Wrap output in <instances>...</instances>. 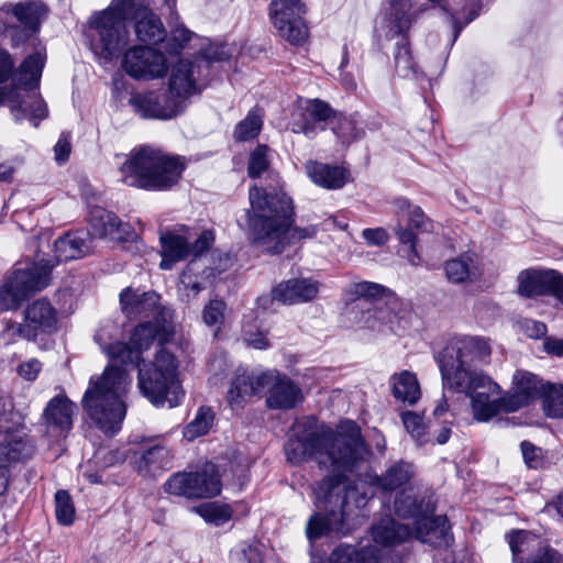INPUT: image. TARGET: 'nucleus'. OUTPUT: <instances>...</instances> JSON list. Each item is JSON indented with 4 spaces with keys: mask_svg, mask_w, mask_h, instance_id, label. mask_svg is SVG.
Listing matches in <instances>:
<instances>
[{
    "mask_svg": "<svg viewBox=\"0 0 563 563\" xmlns=\"http://www.w3.org/2000/svg\"><path fill=\"white\" fill-rule=\"evenodd\" d=\"M243 340L247 346L257 350H264L269 346L268 339L266 334L260 330H254L252 328H245L243 330Z\"/></svg>",
    "mask_w": 563,
    "mask_h": 563,
    "instance_id": "obj_57",
    "label": "nucleus"
},
{
    "mask_svg": "<svg viewBox=\"0 0 563 563\" xmlns=\"http://www.w3.org/2000/svg\"><path fill=\"white\" fill-rule=\"evenodd\" d=\"M401 420L406 430L418 441H421L426 434V424L422 418L412 411H404L401 413Z\"/></svg>",
    "mask_w": 563,
    "mask_h": 563,
    "instance_id": "obj_53",
    "label": "nucleus"
},
{
    "mask_svg": "<svg viewBox=\"0 0 563 563\" xmlns=\"http://www.w3.org/2000/svg\"><path fill=\"white\" fill-rule=\"evenodd\" d=\"M305 13L306 7L300 0H275L271 3L275 27L279 35L292 45H301L308 38Z\"/></svg>",
    "mask_w": 563,
    "mask_h": 563,
    "instance_id": "obj_16",
    "label": "nucleus"
},
{
    "mask_svg": "<svg viewBox=\"0 0 563 563\" xmlns=\"http://www.w3.org/2000/svg\"><path fill=\"white\" fill-rule=\"evenodd\" d=\"M298 427L301 430L285 445L288 461L299 464L313 460L320 467L334 473L313 488L314 505L319 511L307 523V537L314 540L329 532L346 534L350 531L347 520L354 509L366 504L365 495L344 475L368 453L360 428L353 421H346L332 430L325 426H314L312 419Z\"/></svg>",
    "mask_w": 563,
    "mask_h": 563,
    "instance_id": "obj_1",
    "label": "nucleus"
},
{
    "mask_svg": "<svg viewBox=\"0 0 563 563\" xmlns=\"http://www.w3.org/2000/svg\"><path fill=\"white\" fill-rule=\"evenodd\" d=\"M45 9L41 3H18L13 7L15 31L12 34V45H19L29 32L37 29L40 19L44 15Z\"/></svg>",
    "mask_w": 563,
    "mask_h": 563,
    "instance_id": "obj_30",
    "label": "nucleus"
},
{
    "mask_svg": "<svg viewBox=\"0 0 563 563\" xmlns=\"http://www.w3.org/2000/svg\"><path fill=\"white\" fill-rule=\"evenodd\" d=\"M395 511L401 517H413L415 519L422 515V506L410 494L401 493L395 499Z\"/></svg>",
    "mask_w": 563,
    "mask_h": 563,
    "instance_id": "obj_49",
    "label": "nucleus"
},
{
    "mask_svg": "<svg viewBox=\"0 0 563 563\" xmlns=\"http://www.w3.org/2000/svg\"><path fill=\"white\" fill-rule=\"evenodd\" d=\"M213 421V413L209 408H200L196 418L184 429V437L192 441L198 437L206 434Z\"/></svg>",
    "mask_w": 563,
    "mask_h": 563,
    "instance_id": "obj_44",
    "label": "nucleus"
},
{
    "mask_svg": "<svg viewBox=\"0 0 563 563\" xmlns=\"http://www.w3.org/2000/svg\"><path fill=\"white\" fill-rule=\"evenodd\" d=\"M76 406L65 395H57L51 399L44 410V417L49 424L69 430L73 426V416Z\"/></svg>",
    "mask_w": 563,
    "mask_h": 563,
    "instance_id": "obj_34",
    "label": "nucleus"
},
{
    "mask_svg": "<svg viewBox=\"0 0 563 563\" xmlns=\"http://www.w3.org/2000/svg\"><path fill=\"white\" fill-rule=\"evenodd\" d=\"M518 294L526 298L551 295L563 305V274L554 269L528 268L518 274Z\"/></svg>",
    "mask_w": 563,
    "mask_h": 563,
    "instance_id": "obj_18",
    "label": "nucleus"
},
{
    "mask_svg": "<svg viewBox=\"0 0 563 563\" xmlns=\"http://www.w3.org/2000/svg\"><path fill=\"white\" fill-rule=\"evenodd\" d=\"M364 240L372 245H383L388 241V233L383 228L365 229L362 232Z\"/></svg>",
    "mask_w": 563,
    "mask_h": 563,
    "instance_id": "obj_61",
    "label": "nucleus"
},
{
    "mask_svg": "<svg viewBox=\"0 0 563 563\" xmlns=\"http://www.w3.org/2000/svg\"><path fill=\"white\" fill-rule=\"evenodd\" d=\"M320 283L313 278H291L279 283L272 290V299L284 305H298L313 300Z\"/></svg>",
    "mask_w": 563,
    "mask_h": 563,
    "instance_id": "obj_26",
    "label": "nucleus"
},
{
    "mask_svg": "<svg viewBox=\"0 0 563 563\" xmlns=\"http://www.w3.org/2000/svg\"><path fill=\"white\" fill-rule=\"evenodd\" d=\"M90 225L93 234L103 238L123 239L130 234V225L123 223L113 212L101 207H93L90 210Z\"/></svg>",
    "mask_w": 563,
    "mask_h": 563,
    "instance_id": "obj_31",
    "label": "nucleus"
},
{
    "mask_svg": "<svg viewBox=\"0 0 563 563\" xmlns=\"http://www.w3.org/2000/svg\"><path fill=\"white\" fill-rule=\"evenodd\" d=\"M34 445L24 434H5L0 440V496L9 487L11 468L32 457Z\"/></svg>",
    "mask_w": 563,
    "mask_h": 563,
    "instance_id": "obj_21",
    "label": "nucleus"
},
{
    "mask_svg": "<svg viewBox=\"0 0 563 563\" xmlns=\"http://www.w3.org/2000/svg\"><path fill=\"white\" fill-rule=\"evenodd\" d=\"M332 130L343 142L347 143L356 140L361 135L354 122L347 118L339 119Z\"/></svg>",
    "mask_w": 563,
    "mask_h": 563,
    "instance_id": "obj_55",
    "label": "nucleus"
},
{
    "mask_svg": "<svg viewBox=\"0 0 563 563\" xmlns=\"http://www.w3.org/2000/svg\"><path fill=\"white\" fill-rule=\"evenodd\" d=\"M521 452L525 463L530 468H541L544 464L542 450L528 441L521 443Z\"/></svg>",
    "mask_w": 563,
    "mask_h": 563,
    "instance_id": "obj_54",
    "label": "nucleus"
},
{
    "mask_svg": "<svg viewBox=\"0 0 563 563\" xmlns=\"http://www.w3.org/2000/svg\"><path fill=\"white\" fill-rule=\"evenodd\" d=\"M488 341L479 336L451 340L438 356L443 387H465L473 377L485 376L479 369L490 361Z\"/></svg>",
    "mask_w": 563,
    "mask_h": 563,
    "instance_id": "obj_6",
    "label": "nucleus"
},
{
    "mask_svg": "<svg viewBox=\"0 0 563 563\" xmlns=\"http://www.w3.org/2000/svg\"><path fill=\"white\" fill-rule=\"evenodd\" d=\"M393 395L396 399L413 405L421 396L416 374L409 371L396 373L390 377Z\"/></svg>",
    "mask_w": 563,
    "mask_h": 563,
    "instance_id": "obj_35",
    "label": "nucleus"
},
{
    "mask_svg": "<svg viewBox=\"0 0 563 563\" xmlns=\"http://www.w3.org/2000/svg\"><path fill=\"white\" fill-rule=\"evenodd\" d=\"M271 379L266 372L255 375L246 371L238 369L228 391V401L231 407H240L251 396L262 393L265 383Z\"/></svg>",
    "mask_w": 563,
    "mask_h": 563,
    "instance_id": "obj_28",
    "label": "nucleus"
},
{
    "mask_svg": "<svg viewBox=\"0 0 563 563\" xmlns=\"http://www.w3.org/2000/svg\"><path fill=\"white\" fill-rule=\"evenodd\" d=\"M45 60V48L38 47L23 60L15 73L18 85L23 87L27 93L23 97L19 93L16 100H12V112L15 113L16 120L26 118L33 122L34 126H37L38 121L47 115L46 104L40 93L36 91L30 92V90L36 89L40 84Z\"/></svg>",
    "mask_w": 563,
    "mask_h": 563,
    "instance_id": "obj_8",
    "label": "nucleus"
},
{
    "mask_svg": "<svg viewBox=\"0 0 563 563\" xmlns=\"http://www.w3.org/2000/svg\"><path fill=\"white\" fill-rule=\"evenodd\" d=\"M543 410L549 418H563V385L547 384Z\"/></svg>",
    "mask_w": 563,
    "mask_h": 563,
    "instance_id": "obj_43",
    "label": "nucleus"
},
{
    "mask_svg": "<svg viewBox=\"0 0 563 563\" xmlns=\"http://www.w3.org/2000/svg\"><path fill=\"white\" fill-rule=\"evenodd\" d=\"M122 66L131 77L136 79L159 78L167 70L164 54L147 46H134L128 49L123 56Z\"/></svg>",
    "mask_w": 563,
    "mask_h": 563,
    "instance_id": "obj_20",
    "label": "nucleus"
},
{
    "mask_svg": "<svg viewBox=\"0 0 563 563\" xmlns=\"http://www.w3.org/2000/svg\"><path fill=\"white\" fill-rule=\"evenodd\" d=\"M263 126L262 114L257 109L251 110L234 129V139L243 142L256 137Z\"/></svg>",
    "mask_w": 563,
    "mask_h": 563,
    "instance_id": "obj_40",
    "label": "nucleus"
},
{
    "mask_svg": "<svg viewBox=\"0 0 563 563\" xmlns=\"http://www.w3.org/2000/svg\"><path fill=\"white\" fill-rule=\"evenodd\" d=\"M194 33L179 25L172 30L170 37L167 42L166 49L169 54H179L183 48L194 37Z\"/></svg>",
    "mask_w": 563,
    "mask_h": 563,
    "instance_id": "obj_51",
    "label": "nucleus"
},
{
    "mask_svg": "<svg viewBox=\"0 0 563 563\" xmlns=\"http://www.w3.org/2000/svg\"><path fill=\"white\" fill-rule=\"evenodd\" d=\"M173 454L163 444H154L141 453H134L133 463L140 473L155 474L172 467Z\"/></svg>",
    "mask_w": 563,
    "mask_h": 563,
    "instance_id": "obj_32",
    "label": "nucleus"
},
{
    "mask_svg": "<svg viewBox=\"0 0 563 563\" xmlns=\"http://www.w3.org/2000/svg\"><path fill=\"white\" fill-rule=\"evenodd\" d=\"M161 297L154 292H142L125 288L120 294L122 312L129 319H153L142 324H150L154 330V340L163 341L168 334L167 321L170 318L169 310L161 307Z\"/></svg>",
    "mask_w": 563,
    "mask_h": 563,
    "instance_id": "obj_11",
    "label": "nucleus"
},
{
    "mask_svg": "<svg viewBox=\"0 0 563 563\" xmlns=\"http://www.w3.org/2000/svg\"><path fill=\"white\" fill-rule=\"evenodd\" d=\"M128 16L135 21V34L141 42L156 44L166 37L159 16L150 8L139 0H113L108 9L90 20L91 48L97 56L111 60L126 46L129 32L124 21Z\"/></svg>",
    "mask_w": 563,
    "mask_h": 563,
    "instance_id": "obj_4",
    "label": "nucleus"
},
{
    "mask_svg": "<svg viewBox=\"0 0 563 563\" xmlns=\"http://www.w3.org/2000/svg\"><path fill=\"white\" fill-rule=\"evenodd\" d=\"M543 349L548 354L561 357L563 356V340L552 336L545 338Z\"/></svg>",
    "mask_w": 563,
    "mask_h": 563,
    "instance_id": "obj_64",
    "label": "nucleus"
},
{
    "mask_svg": "<svg viewBox=\"0 0 563 563\" xmlns=\"http://www.w3.org/2000/svg\"><path fill=\"white\" fill-rule=\"evenodd\" d=\"M521 330L531 339H540L547 333V325L533 319H525L520 323Z\"/></svg>",
    "mask_w": 563,
    "mask_h": 563,
    "instance_id": "obj_58",
    "label": "nucleus"
},
{
    "mask_svg": "<svg viewBox=\"0 0 563 563\" xmlns=\"http://www.w3.org/2000/svg\"><path fill=\"white\" fill-rule=\"evenodd\" d=\"M232 563H263L262 554L256 547L241 544L230 553Z\"/></svg>",
    "mask_w": 563,
    "mask_h": 563,
    "instance_id": "obj_52",
    "label": "nucleus"
},
{
    "mask_svg": "<svg viewBox=\"0 0 563 563\" xmlns=\"http://www.w3.org/2000/svg\"><path fill=\"white\" fill-rule=\"evenodd\" d=\"M195 510L205 519V521L214 526L224 525L232 516L230 506L219 503H206L195 507Z\"/></svg>",
    "mask_w": 563,
    "mask_h": 563,
    "instance_id": "obj_42",
    "label": "nucleus"
},
{
    "mask_svg": "<svg viewBox=\"0 0 563 563\" xmlns=\"http://www.w3.org/2000/svg\"><path fill=\"white\" fill-rule=\"evenodd\" d=\"M214 241V236L211 231H203L196 241L190 244V255L198 256L203 252L208 251Z\"/></svg>",
    "mask_w": 563,
    "mask_h": 563,
    "instance_id": "obj_59",
    "label": "nucleus"
},
{
    "mask_svg": "<svg viewBox=\"0 0 563 563\" xmlns=\"http://www.w3.org/2000/svg\"><path fill=\"white\" fill-rule=\"evenodd\" d=\"M271 157L267 145H257L249 157L247 174L252 178L262 176L269 169Z\"/></svg>",
    "mask_w": 563,
    "mask_h": 563,
    "instance_id": "obj_45",
    "label": "nucleus"
},
{
    "mask_svg": "<svg viewBox=\"0 0 563 563\" xmlns=\"http://www.w3.org/2000/svg\"><path fill=\"white\" fill-rule=\"evenodd\" d=\"M371 534L373 541L375 542V545L373 547L376 549L377 555H382L383 558L380 562L386 563V556L389 555L391 559H397L399 563V556L395 555L390 548L400 545L404 542L410 540L412 538V530L408 525L386 517L373 525Z\"/></svg>",
    "mask_w": 563,
    "mask_h": 563,
    "instance_id": "obj_22",
    "label": "nucleus"
},
{
    "mask_svg": "<svg viewBox=\"0 0 563 563\" xmlns=\"http://www.w3.org/2000/svg\"><path fill=\"white\" fill-rule=\"evenodd\" d=\"M331 115L332 109L324 101L319 99L306 100L292 112L291 131L312 137L319 131L324 130L322 123Z\"/></svg>",
    "mask_w": 563,
    "mask_h": 563,
    "instance_id": "obj_23",
    "label": "nucleus"
},
{
    "mask_svg": "<svg viewBox=\"0 0 563 563\" xmlns=\"http://www.w3.org/2000/svg\"><path fill=\"white\" fill-rule=\"evenodd\" d=\"M166 493L186 498H211L221 493L218 468L208 463L200 472L176 473L164 484Z\"/></svg>",
    "mask_w": 563,
    "mask_h": 563,
    "instance_id": "obj_14",
    "label": "nucleus"
},
{
    "mask_svg": "<svg viewBox=\"0 0 563 563\" xmlns=\"http://www.w3.org/2000/svg\"><path fill=\"white\" fill-rule=\"evenodd\" d=\"M305 170L310 180L327 190H338L351 181L350 172L338 165L308 161Z\"/></svg>",
    "mask_w": 563,
    "mask_h": 563,
    "instance_id": "obj_27",
    "label": "nucleus"
},
{
    "mask_svg": "<svg viewBox=\"0 0 563 563\" xmlns=\"http://www.w3.org/2000/svg\"><path fill=\"white\" fill-rule=\"evenodd\" d=\"M42 369V364L36 358H31L26 362H23L18 367L19 375L24 378L25 380H34L38 373Z\"/></svg>",
    "mask_w": 563,
    "mask_h": 563,
    "instance_id": "obj_60",
    "label": "nucleus"
},
{
    "mask_svg": "<svg viewBox=\"0 0 563 563\" xmlns=\"http://www.w3.org/2000/svg\"><path fill=\"white\" fill-rule=\"evenodd\" d=\"M55 512L59 523L69 526L74 521L75 508L70 495L66 490L55 494Z\"/></svg>",
    "mask_w": 563,
    "mask_h": 563,
    "instance_id": "obj_46",
    "label": "nucleus"
},
{
    "mask_svg": "<svg viewBox=\"0 0 563 563\" xmlns=\"http://www.w3.org/2000/svg\"><path fill=\"white\" fill-rule=\"evenodd\" d=\"M445 274L449 280L455 284L474 280L478 277V271L474 260L470 255H462L445 263Z\"/></svg>",
    "mask_w": 563,
    "mask_h": 563,
    "instance_id": "obj_37",
    "label": "nucleus"
},
{
    "mask_svg": "<svg viewBox=\"0 0 563 563\" xmlns=\"http://www.w3.org/2000/svg\"><path fill=\"white\" fill-rule=\"evenodd\" d=\"M55 159L58 163H64L68 159L70 154V140L69 135L62 134L59 140L54 146Z\"/></svg>",
    "mask_w": 563,
    "mask_h": 563,
    "instance_id": "obj_62",
    "label": "nucleus"
},
{
    "mask_svg": "<svg viewBox=\"0 0 563 563\" xmlns=\"http://www.w3.org/2000/svg\"><path fill=\"white\" fill-rule=\"evenodd\" d=\"M202 286L198 282L197 276L184 272L180 276V282L178 285V294L181 301L189 302L194 300L197 295L201 291Z\"/></svg>",
    "mask_w": 563,
    "mask_h": 563,
    "instance_id": "obj_50",
    "label": "nucleus"
},
{
    "mask_svg": "<svg viewBox=\"0 0 563 563\" xmlns=\"http://www.w3.org/2000/svg\"><path fill=\"white\" fill-rule=\"evenodd\" d=\"M117 333L118 327L107 322L95 334V341L109 357L110 364L101 375L90 378L81 400L89 419L107 434H114L121 429L126 415L124 396L132 384L128 369L117 364L139 366L142 352L154 341V330L150 324H139L130 343L113 342Z\"/></svg>",
    "mask_w": 563,
    "mask_h": 563,
    "instance_id": "obj_2",
    "label": "nucleus"
},
{
    "mask_svg": "<svg viewBox=\"0 0 563 563\" xmlns=\"http://www.w3.org/2000/svg\"><path fill=\"white\" fill-rule=\"evenodd\" d=\"M91 240L87 234L68 233L54 243L56 262L80 258L90 252Z\"/></svg>",
    "mask_w": 563,
    "mask_h": 563,
    "instance_id": "obj_33",
    "label": "nucleus"
},
{
    "mask_svg": "<svg viewBox=\"0 0 563 563\" xmlns=\"http://www.w3.org/2000/svg\"><path fill=\"white\" fill-rule=\"evenodd\" d=\"M266 375L271 378L265 383V388H268L266 398L268 408L289 410L302 402L301 389L289 377L276 371H267Z\"/></svg>",
    "mask_w": 563,
    "mask_h": 563,
    "instance_id": "obj_24",
    "label": "nucleus"
},
{
    "mask_svg": "<svg viewBox=\"0 0 563 563\" xmlns=\"http://www.w3.org/2000/svg\"><path fill=\"white\" fill-rule=\"evenodd\" d=\"M14 63L11 55L5 51H0V84L7 81L13 74Z\"/></svg>",
    "mask_w": 563,
    "mask_h": 563,
    "instance_id": "obj_63",
    "label": "nucleus"
},
{
    "mask_svg": "<svg viewBox=\"0 0 563 563\" xmlns=\"http://www.w3.org/2000/svg\"><path fill=\"white\" fill-rule=\"evenodd\" d=\"M547 385L532 373L526 371H517L512 377V386L505 394L508 410L516 412L528 406L531 401L544 396Z\"/></svg>",
    "mask_w": 563,
    "mask_h": 563,
    "instance_id": "obj_25",
    "label": "nucleus"
},
{
    "mask_svg": "<svg viewBox=\"0 0 563 563\" xmlns=\"http://www.w3.org/2000/svg\"><path fill=\"white\" fill-rule=\"evenodd\" d=\"M273 188H250L251 208L246 211L247 225L253 242L268 253H280L286 244L303 239H312L317 234L314 225L305 228L292 227L294 201L280 186L279 177L274 178Z\"/></svg>",
    "mask_w": 563,
    "mask_h": 563,
    "instance_id": "obj_3",
    "label": "nucleus"
},
{
    "mask_svg": "<svg viewBox=\"0 0 563 563\" xmlns=\"http://www.w3.org/2000/svg\"><path fill=\"white\" fill-rule=\"evenodd\" d=\"M133 110L145 119L170 120L183 113L186 106L168 90L135 93L130 98Z\"/></svg>",
    "mask_w": 563,
    "mask_h": 563,
    "instance_id": "obj_19",
    "label": "nucleus"
},
{
    "mask_svg": "<svg viewBox=\"0 0 563 563\" xmlns=\"http://www.w3.org/2000/svg\"><path fill=\"white\" fill-rule=\"evenodd\" d=\"M229 54L223 46L206 48L195 60H179L173 68L168 79V91L187 107V101L194 95L201 92L199 80L203 68L211 62L227 59Z\"/></svg>",
    "mask_w": 563,
    "mask_h": 563,
    "instance_id": "obj_10",
    "label": "nucleus"
},
{
    "mask_svg": "<svg viewBox=\"0 0 563 563\" xmlns=\"http://www.w3.org/2000/svg\"><path fill=\"white\" fill-rule=\"evenodd\" d=\"M54 265L52 261L41 260L14 268L0 288V311L16 309L29 297L47 287Z\"/></svg>",
    "mask_w": 563,
    "mask_h": 563,
    "instance_id": "obj_9",
    "label": "nucleus"
},
{
    "mask_svg": "<svg viewBox=\"0 0 563 563\" xmlns=\"http://www.w3.org/2000/svg\"><path fill=\"white\" fill-rule=\"evenodd\" d=\"M139 388L155 406H163L165 402H168L169 407L177 406L184 390L178 378L175 356L161 349L153 363L139 368Z\"/></svg>",
    "mask_w": 563,
    "mask_h": 563,
    "instance_id": "obj_7",
    "label": "nucleus"
},
{
    "mask_svg": "<svg viewBox=\"0 0 563 563\" xmlns=\"http://www.w3.org/2000/svg\"><path fill=\"white\" fill-rule=\"evenodd\" d=\"M162 255L174 260H184L190 255V244L187 238L168 232L161 236Z\"/></svg>",
    "mask_w": 563,
    "mask_h": 563,
    "instance_id": "obj_39",
    "label": "nucleus"
},
{
    "mask_svg": "<svg viewBox=\"0 0 563 563\" xmlns=\"http://www.w3.org/2000/svg\"><path fill=\"white\" fill-rule=\"evenodd\" d=\"M415 470L410 463L396 462L380 476H375L374 483L385 492H391L407 484L413 476Z\"/></svg>",
    "mask_w": 563,
    "mask_h": 563,
    "instance_id": "obj_36",
    "label": "nucleus"
},
{
    "mask_svg": "<svg viewBox=\"0 0 563 563\" xmlns=\"http://www.w3.org/2000/svg\"><path fill=\"white\" fill-rule=\"evenodd\" d=\"M185 167L183 157L144 145L124 156L119 172L121 181L129 187L163 191L178 184Z\"/></svg>",
    "mask_w": 563,
    "mask_h": 563,
    "instance_id": "obj_5",
    "label": "nucleus"
},
{
    "mask_svg": "<svg viewBox=\"0 0 563 563\" xmlns=\"http://www.w3.org/2000/svg\"><path fill=\"white\" fill-rule=\"evenodd\" d=\"M227 305L223 300H210L202 310V320L208 327L222 325L225 317Z\"/></svg>",
    "mask_w": 563,
    "mask_h": 563,
    "instance_id": "obj_48",
    "label": "nucleus"
},
{
    "mask_svg": "<svg viewBox=\"0 0 563 563\" xmlns=\"http://www.w3.org/2000/svg\"><path fill=\"white\" fill-rule=\"evenodd\" d=\"M526 563H563V555L549 545L538 548Z\"/></svg>",
    "mask_w": 563,
    "mask_h": 563,
    "instance_id": "obj_56",
    "label": "nucleus"
},
{
    "mask_svg": "<svg viewBox=\"0 0 563 563\" xmlns=\"http://www.w3.org/2000/svg\"><path fill=\"white\" fill-rule=\"evenodd\" d=\"M470 397L473 417L479 422H486L499 413H510L506 396L492 398L500 394V387L487 375L473 377L465 387H446Z\"/></svg>",
    "mask_w": 563,
    "mask_h": 563,
    "instance_id": "obj_13",
    "label": "nucleus"
},
{
    "mask_svg": "<svg viewBox=\"0 0 563 563\" xmlns=\"http://www.w3.org/2000/svg\"><path fill=\"white\" fill-rule=\"evenodd\" d=\"M412 538L432 547L449 544V523L444 516L430 517L421 515L413 521Z\"/></svg>",
    "mask_w": 563,
    "mask_h": 563,
    "instance_id": "obj_29",
    "label": "nucleus"
},
{
    "mask_svg": "<svg viewBox=\"0 0 563 563\" xmlns=\"http://www.w3.org/2000/svg\"><path fill=\"white\" fill-rule=\"evenodd\" d=\"M58 313L46 299H38L29 305L24 311V322L8 327L9 334H19L26 340H34L40 334H49L57 330Z\"/></svg>",
    "mask_w": 563,
    "mask_h": 563,
    "instance_id": "obj_17",
    "label": "nucleus"
},
{
    "mask_svg": "<svg viewBox=\"0 0 563 563\" xmlns=\"http://www.w3.org/2000/svg\"><path fill=\"white\" fill-rule=\"evenodd\" d=\"M507 538L515 562L518 561L520 554L534 553L538 548L544 545L539 537L523 530L512 531Z\"/></svg>",
    "mask_w": 563,
    "mask_h": 563,
    "instance_id": "obj_38",
    "label": "nucleus"
},
{
    "mask_svg": "<svg viewBox=\"0 0 563 563\" xmlns=\"http://www.w3.org/2000/svg\"><path fill=\"white\" fill-rule=\"evenodd\" d=\"M393 206L397 216L407 219V227L399 223L396 229V235L401 244L409 245L408 262L417 266L420 264L417 251V234L430 232L433 229V223L419 206L412 205L406 198H396L393 201Z\"/></svg>",
    "mask_w": 563,
    "mask_h": 563,
    "instance_id": "obj_15",
    "label": "nucleus"
},
{
    "mask_svg": "<svg viewBox=\"0 0 563 563\" xmlns=\"http://www.w3.org/2000/svg\"><path fill=\"white\" fill-rule=\"evenodd\" d=\"M395 68L401 77L416 76L418 73L417 64L413 60L410 47L405 37H401L396 44Z\"/></svg>",
    "mask_w": 563,
    "mask_h": 563,
    "instance_id": "obj_41",
    "label": "nucleus"
},
{
    "mask_svg": "<svg viewBox=\"0 0 563 563\" xmlns=\"http://www.w3.org/2000/svg\"><path fill=\"white\" fill-rule=\"evenodd\" d=\"M459 4L457 0H426L424 3L413 5L412 0H390L389 9L386 13L388 27L395 34H401L408 31L411 24L430 9L439 7L446 13H450L454 23L453 42L457 38L463 25L459 24Z\"/></svg>",
    "mask_w": 563,
    "mask_h": 563,
    "instance_id": "obj_12",
    "label": "nucleus"
},
{
    "mask_svg": "<svg viewBox=\"0 0 563 563\" xmlns=\"http://www.w3.org/2000/svg\"><path fill=\"white\" fill-rule=\"evenodd\" d=\"M384 286L371 283V282H360L352 284L346 289V296L349 300H357L362 298H374L384 292Z\"/></svg>",
    "mask_w": 563,
    "mask_h": 563,
    "instance_id": "obj_47",
    "label": "nucleus"
}]
</instances>
